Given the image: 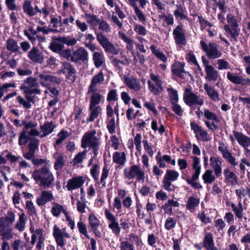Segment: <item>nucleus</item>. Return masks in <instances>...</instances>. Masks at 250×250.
Wrapping results in <instances>:
<instances>
[{
	"instance_id": "f257e3e1",
	"label": "nucleus",
	"mask_w": 250,
	"mask_h": 250,
	"mask_svg": "<svg viewBox=\"0 0 250 250\" xmlns=\"http://www.w3.org/2000/svg\"><path fill=\"white\" fill-rule=\"evenodd\" d=\"M51 167H42L35 169L32 174V178L40 187L51 188L55 180Z\"/></svg>"
},
{
	"instance_id": "f03ea898",
	"label": "nucleus",
	"mask_w": 250,
	"mask_h": 250,
	"mask_svg": "<svg viewBox=\"0 0 250 250\" xmlns=\"http://www.w3.org/2000/svg\"><path fill=\"white\" fill-rule=\"evenodd\" d=\"M15 220V214L8 211L7 215L0 217V233L2 234V240H9L13 237V224Z\"/></svg>"
},
{
	"instance_id": "7ed1b4c3",
	"label": "nucleus",
	"mask_w": 250,
	"mask_h": 250,
	"mask_svg": "<svg viewBox=\"0 0 250 250\" xmlns=\"http://www.w3.org/2000/svg\"><path fill=\"white\" fill-rule=\"evenodd\" d=\"M9 161L11 164L18 162L21 168H30V165L20 155H15L7 150L0 152V165H5Z\"/></svg>"
},
{
	"instance_id": "20e7f679",
	"label": "nucleus",
	"mask_w": 250,
	"mask_h": 250,
	"mask_svg": "<svg viewBox=\"0 0 250 250\" xmlns=\"http://www.w3.org/2000/svg\"><path fill=\"white\" fill-rule=\"evenodd\" d=\"M155 159L157 165H154L152 168V172L155 176H160L164 173L161 168H165L169 165L173 166L176 165L175 159L167 154L156 156Z\"/></svg>"
},
{
	"instance_id": "39448f33",
	"label": "nucleus",
	"mask_w": 250,
	"mask_h": 250,
	"mask_svg": "<svg viewBox=\"0 0 250 250\" xmlns=\"http://www.w3.org/2000/svg\"><path fill=\"white\" fill-rule=\"evenodd\" d=\"M227 20L229 24H225L224 26L226 35L227 37L229 36L235 42H237V38L240 32L237 21L232 14L228 15Z\"/></svg>"
},
{
	"instance_id": "423d86ee",
	"label": "nucleus",
	"mask_w": 250,
	"mask_h": 250,
	"mask_svg": "<svg viewBox=\"0 0 250 250\" xmlns=\"http://www.w3.org/2000/svg\"><path fill=\"white\" fill-rule=\"evenodd\" d=\"M124 175L125 177L128 180H132L136 177L138 182L143 183L145 181V171L142 170L138 165H133L129 168H125L124 170Z\"/></svg>"
},
{
	"instance_id": "0eeeda50",
	"label": "nucleus",
	"mask_w": 250,
	"mask_h": 250,
	"mask_svg": "<svg viewBox=\"0 0 250 250\" xmlns=\"http://www.w3.org/2000/svg\"><path fill=\"white\" fill-rule=\"evenodd\" d=\"M95 33L96 35L97 40L106 53L113 55H116L119 53V49L115 47L102 32L95 31Z\"/></svg>"
},
{
	"instance_id": "6e6552de",
	"label": "nucleus",
	"mask_w": 250,
	"mask_h": 250,
	"mask_svg": "<svg viewBox=\"0 0 250 250\" xmlns=\"http://www.w3.org/2000/svg\"><path fill=\"white\" fill-rule=\"evenodd\" d=\"M202 50L206 53L207 56L210 59H215L221 57L222 54L214 42H209L208 45L204 41L200 42Z\"/></svg>"
},
{
	"instance_id": "1a4fd4ad",
	"label": "nucleus",
	"mask_w": 250,
	"mask_h": 250,
	"mask_svg": "<svg viewBox=\"0 0 250 250\" xmlns=\"http://www.w3.org/2000/svg\"><path fill=\"white\" fill-rule=\"evenodd\" d=\"M37 81H39L40 84L44 87H46L50 85V83L52 84L59 85L61 83V78L57 76L50 75L46 71H43L38 74L36 77Z\"/></svg>"
},
{
	"instance_id": "9d476101",
	"label": "nucleus",
	"mask_w": 250,
	"mask_h": 250,
	"mask_svg": "<svg viewBox=\"0 0 250 250\" xmlns=\"http://www.w3.org/2000/svg\"><path fill=\"white\" fill-rule=\"evenodd\" d=\"M179 176V173L174 170L167 169L163 180V188L166 190L171 191L174 189L172 182L176 181Z\"/></svg>"
},
{
	"instance_id": "9b49d317",
	"label": "nucleus",
	"mask_w": 250,
	"mask_h": 250,
	"mask_svg": "<svg viewBox=\"0 0 250 250\" xmlns=\"http://www.w3.org/2000/svg\"><path fill=\"white\" fill-rule=\"evenodd\" d=\"M150 78L155 83L148 80L147 82L148 90L154 95H159L164 90L162 85L163 82L160 76L154 74H151Z\"/></svg>"
},
{
	"instance_id": "f8f14e48",
	"label": "nucleus",
	"mask_w": 250,
	"mask_h": 250,
	"mask_svg": "<svg viewBox=\"0 0 250 250\" xmlns=\"http://www.w3.org/2000/svg\"><path fill=\"white\" fill-rule=\"evenodd\" d=\"M96 133L95 130L84 133L82 139V146L83 148L88 147L90 148L99 146V139L96 136Z\"/></svg>"
},
{
	"instance_id": "ddd939ff",
	"label": "nucleus",
	"mask_w": 250,
	"mask_h": 250,
	"mask_svg": "<svg viewBox=\"0 0 250 250\" xmlns=\"http://www.w3.org/2000/svg\"><path fill=\"white\" fill-rule=\"evenodd\" d=\"M58 73L63 74L65 78L72 83L75 82L76 80V70L74 66L69 62H62L60 69L58 70Z\"/></svg>"
},
{
	"instance_id": "4468645a",
	"label": "nucleus",
	"mask_w": 250,
	"mask_h": 250,
	"mask_svg": "<svg viewBox=\"0 0 250 250\" xmlns=\"http://www.w3.org/2000/svg\"><path fill=\"white\" fill-rule=\"evenodd\" d=\"M67 59L76 63L81 64L88 60V52L83 47H80L67 56Z\"/></svg>"
},
{
	"instance_id": "2eb2a0df",
	"label": "nucleus",
	"mask_w": 250,
	"mask_h": 250,
	"mask_svg": "<svg viewBox=\"0 0 250 250\" xmlns=\"http://www.w3.org/2000/svg\"><path fill=\"white\" fill-rule=\"evenodd\" d=\"M190 124L191 129L193 131L195 137L198 140L203 142H207L211 140V137L207 131L203 129L202 126L194 122H191Z\"/></svg>"
},
{
	"instance_id": "dca6fc26",
	"label": "nucleus",
	"mask_w": 250,
	"mask_h": 250,
	"mask_svg": "<svg viewBox=\"0 0 250 250\" xmlns=\"http://www.w3.org/2000/svg\"><path fill=\"white\" fill-rule=\"evenodd\" d=\"M104 214L106 219L109 222L108 228L111 229L113 234L118 236L121 232V227L119 226L117 218L107 209L104 210Z\"/></svg>"
},
{
	"instance_id": "f3484780",
	"label": "nucleus",
	"mask_w": 250,
	"mask_h": 250,
	"mask_svg": "<svg viewBox=\"0 0 250 250\" xmlns=\"http://www.w3.org/2000/svg\"><path fill=\"white\" fill-rule=\"evenodd\" d=\"M53 236L56 241L57 245L63 248L64 245L63 237L70 238V234L65 231V229H61L57 226L53 227Z\"/></svg>"
},
{
	"instance_id": "a211bd4d",
	"label": "nucleus",
	"mask_w": 250,
	"mask_h": 250,
	"mask_svg": "<svg viewBox=\"0 0 250 250\" xmlns=\"http://www.w3.org/2000/svg\"><path fill=\"white\" fill-rule=\"evenodd\" d=\"M39 144V139L32 138L27 145L28 151L23 153V157L28 160H31L34 158L36 150L38 148Z\"/></svg>"
},
{
	"instance_id": "6ab92c4d",
	"label": "nucleus",
	"mask_w": 250,
	"mask_h": 250,
	"mask_svg": "<svg viewBox=\"0 0 250 250\" xmlns=\"http://www.w3.org/2000/svg\"><path fill=\"white\" fill-rule=\"evenodd\" d=\"M185 62L175 61L171 66L172 75L181 79H184L187 72L185 70Z\"/></svg>"
},
{
	"instance_id": "aec40b11",
	"label": "nucleus",
	"mask_w": 250,
	"mask_h": 250,
	"mask_svg": "<svg viewBox=\"0 0 250 250\" xmlns=\"http://www.w3.org/2000/svg\"><path fill=\"white\" fill-rule=\"evenodd\" d=\"M204 104V100L197 94L192 93V88H188V106L190 108V114L192 113V110L196 109V105L201 106Z\"/></svg>"
},
{
	"instance_id": "412c9836",
	"label": "nucleus",
	"mask_w": 250,
	"mask_h": 250,
	"mask_svg": "<svg viewBox=\"0 0 250 250\" xmlns=\"http://www.w3.org/2000/svg\"><path fill=\"white\" fill-rule=\"evenodd\" d=\"M85 182V178L83 176H79L72 177L67 181L65 187L68 191L81 188Z\"/></svg>"
},
{
	"instance_id": "4be33fe9",
	"label": "nucleus",
	"mask_w": 250,
	"mask_h": 250,
	"mask_svg": "<svg viewBox=\"0 0 250 250\" xmlns=\"http://www.w3.org/2000/svg\"><path fill=\"white\" fill-rule=\"evenodd\" d=\"M173 38L176 44L185 45L187 43L186 34L181 25H178L173 31Z\"/></svg>"
},
{
	"instance_id": "5701e85b",
	"label": "nucleus",
	"mask_w": 250,
	"mask_h": 250,
	"mask_svg": "<svg viewBox=\"0 0 250 250\" xmlns=\"http://www.w3.org/2000/svg\"><path fill=\"white\" fill-rule=\"evenodd\" d=\"M123 80L125 84L131 90L137 92L141 88V85L138 79L133 77L124 75Z\"/></svg>"
},
{
	"instance_id": "b1692460",
	"label": "nucleus",
	"mask_w": 250,
	"mask_h": 250,
	"mask_svg": "<svg viewBox=\"0 0 250 250\" xmlns=\"http://www.w3.org/2000/svg\"><path fill=\"white\" fill-rule=\"evenodd\" d=\"M227 78L230 82L235 84L250 85V79L249 78L243 79L241 75H239L235 73L228 72Z\"/></svg>"
},
{
	"instance_id": "393cba45",
	"label": "nucleus",
	"mask_w": 250,
	"mask_h": 250,
	"mask_svg": "<svg viewBox=\"0 0 250 250\" xmlns=\"http://www.w3.org/2000/svg\"><path fill=\"white\" fill-rule=\"evenodd\" d=\"M58 37H55L53 39V41L50 44V49L54 52L62 54V55H67L69 51L63 50L64 43L58 40Z\"/></svg>"
},
{
	"instance_id": "a878e982",
	"label": "nucleus",
	"mask_w": 250,
	"mask_h": 250,
	"mask_svg": "<svg viewBox=\"0 0 250 250\" xmlns=\"http://www.w3.org/2000/svg\"><path fill=\"white\" fill-rule=\"evenodd\" d=\"M221 158L218 156H212L209 159L210 165L213 168L215 175L217 178L222 174Z\"/></svg>"
},
{
	"instance_id": "bb28decb",
	"label": "nucleus",
	"mask_w": 250,
	"mask_h": 250,
	"mask_svg": "<svg viewBox=\"0 0 250 250\" xmlns=\"http://www.w3.org/2000/svg\"><path fill=\"white\" fill-rule=\"evenodd\" d=\"M54 199V197L51 191L43 190L42 191L40 196L37 198L36 203L39 206H42Z\"/></svg>"
},
{
	"instance_id": "cd10ccee",
	"label": "nucleus",
	"mask_w": 250,
	"mask_h": 250,
	"mask_svg": "<svg viewBox=\"0 0 250 250\" xmlns=\"http://www.w3.org/2000/svg\"><path fill=\"white\" fill-rule=\"evenodd\" d=\"M218 150L221 153L223 158L233 167H236L238 163L236 162V158L232 156L231 153L228 150L227 147L222 146L218 147Z\"/></svg>"
},
{
	"instance_id": "c85d7f7f",
	"label": "nucleus",
	"mask_w": 250,
	"mask_h": 250,
	"mask_svg": "<svg viewBox=\"0 0 250 250\" xmlns=\"http://www.w3.org/2000/svg\"><path fill=\"white\" fill-rule=\"evenodd\" d=\"M28 57L32 61L40 63H42L44 60L43 55L36 47H33L28 52Z\"/></svg>"
},
{
	"instance_id": "c756f323",
	"label": "nucleus",
	"mask_w": 250,
	"mask_h": 250,
	"mask_svg": "<svg viewBox=\"0 0 250 250\" xmlns=\"http://www.w3.org/2000/svg\"><path fill=\"white\" fill-rule=\"evenodd\" d=\"M223 174L225 182L230 183L232 186L238 185V177L235 174L227 167L224 169Z\"/></svg>"
},
{
	"instance_id": "7c9ffc66",
	"label": "nucleus",
	"mask_w": 250,
	"mask_h": 250,
	"mask_svg": "<svg viewBox=\"0 0 250 250\" xmlns=\"http://www.w3.org/2000/svg\"><path fill=\"white\" fill-rule=\"evenodd\" d=\"M98 90H92L88 89L87 94H91L90 98V104L91 108L94 106H98L102 100V95L97 92Z\"/></svg>"
},
{
	"instance_id": "2f4dec72",
	"label": "nucleus",
	"mask_w": 250,
	"mask_h": 250,
	"mask_svg": "<svg viewBox=\"0 0 250 250\" xmlns=\"http://www.w3.org/2000/svg\"><path fill=\"white\" fill-rule=\"evenodd\" d=\"M233 133L240 145L245 148L248 147L249 142H250V138L249 137L235 130L233 131Z\"/></svg>"
},
{
	"instance_id": "473e14b6",
	"label": "nucleus",
	"mask_w": 250,
	"mask_h": 250,
	"mask_svg": "<svg viewBox=\"0 0 250 250\" xmlns=\"http://www.w3.org/2000/svg\"><path fill=\"white\" fill-rule=\"evenodd\" d=\"M112 159L113 163L119 165L121 167H122L126 162V154L124 152L116 151L113 154Z\"/></svg>"
},
{
	"instance_id": "72a5a7b5",
	"label": "nucleus",
	"mask_w": 250,
	"mask_h": 250,
	"mask_svg": "<svg viewBox=\"0 0 250 250\" xmlns=\"http://www.w3.org/2000/svg\"><path fill=\"white\" fill-rule=\"evenodd\" d=\"M206 79L209 81H216L219 77V72L212 66H207L205 69Z\"/></svg>"
},
{
	"instance_id": "f704fd0d",
	"label": "nucleus",
	"mask_w": 250,
	"mask_h": 250,
	"mask_svg": "<svg viewBox=\"0 0 250 250\" xmlns=\"http://www.w3.org/2000/svg\"><path fill=\"white\" fill-rule=\"evenodd\" d=\"M104 81L103 73L101 71L96 75L91 80L88 89L92 90H98L97 85L102 83Z\"/></svg>"
},
{
	"instance_id": "c9c22d12",
	"label": "nucleus",
	"mask_w": 250,
	"mask_h": 250,
	"mask_svg": "<svg viewBox=\"0 0 250 250\" xmlns=\"http://www.w3.org/2000/svg\"><path fill=\"white\" fill-rule=\"evenodd\" d=\"M204 87L207 95L212 101L216 102L220 100L219 95L214 88L208 83L204 84Z\"/></svg>"
},
{
	"instance_id": "e433bc0d",
	"label": "nucleus",
	"mask_w": 250,
	"mask_h": 250,
	"mask_svg": "<svg viewBox=\"0 0 250 250\" xmlns=\"http://www.w3.org/2000/svg\"><path fill=\"white\" fill-rule=\"evenodd\" d=\"M231 207L232 210L234 212L235 217L237 218L239 220H241L243 217L244 209L243 208V205L241 203V199H240L238 203V205L237 206L235 204L231 203Z\"/></svg>"
},
{
	"instance_id": "4c0bfd02",
	"label": "nucleus",
	"mask_w": 250,
	"mask_h": 250,
	"mask_svg": "<svg viewBox=\"0 0 250 250\" xmlns=\"http://www.w3.org/2000/svg\"><path fill=\"white\" fill-rule=\"evenodd\" d=\"M191 158L193 160L192 167L194 170V173L192 175H193V178H197L199 177L201 170V166L200 165V160L198 157L195 156H191Z\"/></svg>"
},
{
	"instance_id": "58836bf2",
	"label": "nucleus",
	"mask_w": 250,
	"mask_h": 250,
	"mask_svg": "<svg viewBox=\"0 0 250 250\" xmlns=\"http://www.w3.org/2000/svg\"><path fill=\"white\" fill-rule=\"evenodd\" d=\"M84 17L86 19L87 23L89 24L93 28L96 27L100 20L97 15L92 14L85 13Z\"/></svg>"
},
{
	"instance_id": "ea45409f",
	"label": "nucleus",
	"mask_w": 250,
	"mask_h": 250,
	"mask_svg": "<svg viewBox=\"0 0 250 250\" xmlns=\"http://www.w3.org/2000/svg\"><path fill=\"white\" fill-rule=\"evenodd\" d=\"M102 110L101 106H94L91 108L89 106L90 116L86 120L87 122H92L96 119Z\"/></svg>"
},
{
	"instance_id": "a19ab883",
	"label": "nucleus",
	"mask_w": 250,
	"mask_h": 250,
	"mask_svg": "<svg viewBox=\"0 0 250 250\" xmlns=\"http://www.w3.org/2000/svg\"><path fill=\"white\" fill-rule=\"evenodd\" d=\"M55 125H53V122H45L44 125L41 126V129L42 132V137H45L51 134L54 131Z\"/></svg>"
},
{
	"instance_id": "79ce46f5",
	"label": "nucleus",
	"mask_w": 250,
	"mask_h": 250,
	"mask_svg": "<svg viewBox=\"0 0 250 250\" xmlns=\"http://www.w3.org/2000/svg\"><path fill=\"white\" fill-rule=\"evenodd\" d=\"M53 204L54 206L51 208V212L54 217H58L62 212L64 214V213L67 211L64 207L61 204L56 202H53Z\"/></svg>"
},
{
	"instance_id": "37998d69",
	"label": "nucleus",
	"mask_w": 250,
	"mask_h": 250,
	"mask_svg": "<svg viewBox=\"0 0 250 250\" xmlns=\"http://www.w3.org/2000/svg\"><path fill=\"white\" fill-rule=\"evenodd\" d=\"M150 49L152 53L159 60L162 62H167V59L163 52H161L158 48L157 46L154 44H152L150 46Z\"/></svg>"
},
{
	"instance_id": "c03bdc74",
	"label": "nucleus",
	"mask_w": 250,
	"mask_h": 250,
	"mask_svg": "<svg viewBox=\"0 0 250 250\" xmlns=\"http://www.w3.org/2000/svg\"><path fill=\"white\" fill-rule=\"evenodd\" d=\"M215 245L213 237V234L209 232L205 233V236L203 240V247L207 248Z\"/></svg>"
},
{
	"instance_id": "a18cd8bd",
	"label": "nucleus",
	"mask_w": 250,
	"mask_h": 250,
	"mask_svg": "<svg viewBox=\"0 0 250 250\" xmlns=\"http://www.w3.org/2000/svg\"><path fill=\"white\" fill-rule=\"evenodd\" d=\"M23 10L24 12L29 17H33L36 15V12L33 10V7L32 6L30 0H26L24 1Z\"/></svg>"
},
{
	"instance_id": "49530a36",
	"label": "nucleus",
	"mask_w": 250,
	"mask_h": 250,
	"mask_svg": "<svg viewBox=\"0 0 250 250\" xmlns=\"http://www.w3.org/2000/svg\"><path fill=\"white\" fill-rule=\"evenodd\" d=\"M93 61L97 68H99L102 65L104 61V56L102 53L95 52L93 54Z\"/></svg>"
},
{
	"instance_id": "de8ad7c7",
	"label": "nucleus",
	"mask_w": 250,
	"mask_h": 250,
	"mask_svg": "<svg viewBox=\"0 0 250 250\" xmlns=\"http://www.w3.org/2000/svg\"><path fill=\"white\" fill-rule=\"evenodd\" d=\"M25 215L24 213H22L19 215V219L15 225V228L20 232L23 231L25 229Z\"/></svg>"
},
{
	"instance_id": "09e8293b",
	"label": "nucleus",
	"mask_w": 250,
	"mask_h": 250,
	"mask_svg": "<svg viewBox=\"0 0 250 250\" xmlns=\"http://www.w3.org/2000/svg\"><path fill=\"white\" fill-rule=\"evenodd\" d=\"M134 13L138 18V21L142 23V24L145 25L146 22V17L137 5H134Z\"/></svg>"
},
{
	"instance_id": "8fccbe9b",
	"label": "nucleus",
	"mask_w": 250,
	"mask_h": 250,
	"mask_svg": "<svg viewBox=\"0 0 250 250\" xmlns=\"http://www.w3.org/2000/svg\"><path fill=\"white\" fill-rule=\"evenodd\" d=\"M32 164L36 167H51V163L49 160L42 158H32L31 159Z\"/></svg>"
},
{
	"instance_id": "3c124183",
	"label": "nucleus",
	"mask_w": 250,
	"mask_h": 250,
	"mask_svg": "<svg viewBox=\"0 0 250 250\" xmlns=\"http://www.w3.org/2000/svg\"><path fill=\"white\" fill-rule=\"evenodd\" d=\"M6 48L12 52H17L19 49L17 42L12 38L8 39L6 41Z\"/></svg>"
},
{
	"instance_id": "603ef678",
	"label": "nucleus",
	"mask_w": 250,
	"mask_h": 250,
	"mask_svg": "<svg viewBox=\"0 0 250 250\" xmlns=\"http://www.w3.org/2000/svg\"><path fill=\"white\" fill-rule=\"evenodd\" d=\"M215 176L210 169L206 170L202 176V179L205 184H211L215 180Z\"/></svg>"
},
{
	"instance_id": "864d4df0",
	"label": "nucleus",
	"mask_w": 250,
	"mask_h": 250,
	"mask_svg": "<svg viewBox=\"0 0 250 250\" xmlns=\"http://www.w3.org/2000/svg\"><path fill=\"white\" fill-rule=\"evenodd\" d=\"M32 139L28 135V131L23 129L19 138V145L21 146H25Z\"/></svg>"
},
{
	"instance_id": "5fc2aeb1",
	"label": "nucleus",
	"mask_w": 250,
	"mask_h": 250,
	"mask_svg": "<svg viewBox=\"0 0 250 250\" xmlns=\"http://www.w3.org/2000/svg\"><path fill=\"white\" fill-rule=\"evenodd\" d=\"M186 8L181 5H177V9L174 11V15L176 19L184 20L187 19V16L185 14Z\"/></svg>"
},
{
	"instance_id": "6e6d98bb",
	"label": "nucleus",
	"mask_w": 250,
	"mask_h": 250,
	"mask_svg": "<svg viewBox=\"0 0 250 250\" xmlns=\"http://www.w3.org/2000/svg\"><path fill=\"white\" fill-rule=\"evenodd\" d=\"M88 220L91 229L99 227L100 221L95 215L90 214L89 215Z\"/></svg>"
},
{
	"instance_id": "4d7b16f0",
	"label": "nucleus",
	"mask_w": 250,
	"mask_h": 250,
	"mask_svg": "<svg viewBox=\"0 0 250 250\" xmlns=\"http://www.w3.org/2000/svg\"><path fill=\"white\" fill-rule=\"evenodd\" d=\"M69 134L67 131L64 130H62L58 134V137H59L56 141L54 145V147H56V146L60 145L63 141H64L68 136Z\"/></svg>"
},
{
	"instance_id": "13d9d810",
	"label": "nucleus",
	"mask_w": 250,
	"mask_h": 250,
	"mask_svg": "<svg viewBox=\"0 0 250 250\" xmlns=\"http://www.w3.org/2000/svg\"><path fill=\"white\" fill-rule=\"evenodd\" d=\"M65 164L63 156L62 154H60L56 159L54 163V169L56 170H58L62 169Z\"/></svg>"
},
{
	"instance_id": "bf43d9fd",
	"label": "nucleus",
	"mask_w": 250,
	"mask_h": 250,
	"mask_svg": "<svg viewBox=\"0 0 250 250\" xmlns=\"http://www.w3.org/2000/svg\"><path fill=\"white\" fill-rule=\"evenodd\" d=\"M77 228L78 230L81 234H83L86 238L89 239L90 236L88 234L86 225L81 220L77 223Z\"/></svg>"
},
{
	"instance_id": "052dcab7",
	"label": "nucleus",
	"mask_w": 250,
	"mask_h": 250,
	"mask_svg": "<svg viewBox=\"0 0 250 250\" xmlns=\"http://www.w3.org/2000/svg\"><path fill=\"white\" fill-rule=\"evenodd\" d=\"M200 203L199 199L191 196L188 198V210L193 212L195 208L198 206Z\"/></svg>"
},
{
	"instance_id": "680f3d73",
	"label": "nucleus",
	"mask_w": 250,
	"mask_h": 250,
	"mask_svg": "<svg viewBox=\"0 0 250 250\" xmlns=\"http://www.w3.org/2000/svg\"><path fill=\"white\" fill-rule=\"evenodd\" d=\"M99 29L105 33L111 32V27L109 24L104 20L100 19L98 24Z\"/></svg>"
},
{
	"instance_id": "e2e57ef3",
	"label": "nucleus",
	"mask_w": 250,
	"mask_h": 250,
	"mask_svg": "<svg viewBox=\"0 0 250 250\" xmlns=\"http://www.w3.org/2000/svg\"><path fill=\"white\" fill-rule=\"evenodd\" d=\"M168 92L171 104L177 103L178 101V95L176 90L173 88H168L167 89Z\"/></svg>"
},
{
	"instance_id": "0e129e2a",
	"label": "nucleus",
	"mask_w": 250,
	"mask_h": 250,
	"mask_svg": "<svg viewBox=\"0 0 250 250\" xmlns=\"http://www.w3.org/2000/svg\"><path fill=\"white\" fill-rule=\"evenodd\" d=\"M25 206L28 213L30 216H37V213L36 208L33 204V203L31 201H26Z\"/></svg>"
},
{
	"instance_id": "69168bd1",
	"label": "nucleus",
	"mask_w": 250,
	"mask_h": 250,
	"mask_svg": "<svg viewBox=\"0 0 250 250\" xmlns=\"http://www.w3.org/2000/svg\"><path fill=\"white\" fill-rule=\"evenodd\" d=\"M58 40L62 42L68 46H73L77 43V40L73 38L58 37Z\"/></svg>"
},
{
	"instance_id": "338daca9",
	"label": "nucleus",
	"mask_w": 250,
	"mask_h": 250,
	"mask_svg": "<svg viewBox=\"0 0 250 250\" xmlns=\"http://www.w3.org/2000/svg\"><path fill=\"white\" fill-rule=\"evenodd\" d=\"M143 25V24L135 23L133 25L134 30L139 35L146 36L147 34V30Z\"/></svg>"
},
{
	"instance_id": "774afa93",
	"label": "nucleus",
	"mask_w": 250,
	"mask_h": 250,
	"mask_svg": "<svg viewBox=\"0 0 250 250\" xmlns=\"http://www.w3.org/2000/svg\"><path fill=\"white\" fill-rule=\"evenodd\" d=\"M176 224V220L173 217H168L165 224V228L167 230H169L175 228Z\"/></svg>"
}]
</instances>
